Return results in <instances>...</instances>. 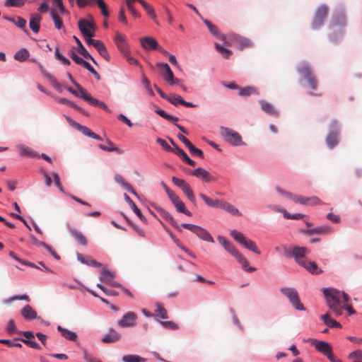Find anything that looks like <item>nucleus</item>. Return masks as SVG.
I'll list each match as a JSON object with an SVG mask.
<instances>
[{
    "label": "nucleus",
    "mask_w": 362,
    "mask_h": 362,
    "mask_svg": "<svg viewBox=\"0 0 362 362\" xmlns=\"http://www.w3.org/2000/svg\"><path fill=\"white\" fill-rule=\"evenodd\" d=\"M323 293L329 308L334 313L336 316H340L342 314L341 298L344 303H348L349 296L344 292L332 288H324Z\"/></svg>",
    "instance_id": "f257e3e1"
},
{
    "label": "nucleus",
    "mask_w": 362,
    "mask_h": 362,
    "mask_svg": "<svg viewBox=\"0 0 362 362\" xmlns=\"http://www.w3.org/2000/svg\"><path fill=\"white\" fill-rule=\"evenodd\" d=\"M230 235L240 245L247 248V250L256 253L257 255H260V251L257 248L255 243L247 238L242 233L233 230L230 232Z\"/></svg>",
    "instance_id": "f03ea898"
},
{
    "label": "nucleus",
    "mask_w": 362,
    "mask_h": 362,
    "mask_svg": "<svg viewBox=\"0 0 362 362\" xmlns=\"http://www.w3.org/2000/svg\"><path fill=\"white\" fill-rule=\"evenodd\" d=\"M163 186L169 199L171 201L176 210L179 213H182L188 216H191L192 213L186 209L185 203L180 199V197L170 189L164 183H163Z\"/></svg>",
    "instance_id": "7ed1b4c3"
},
{
    "label": "nucleus",
    "mask_w": 362,
    "mask_h": 362,
    "mask_svg": "<svg viewBox=\"0 0 362 362\" xmlns=\"http://www.w3.org/2000/svg\"><path fill=\"white\" fill-rule=\"evenodd\" d=\"M339 125L337 120L329 124V132L326 137V144L329 148H334L339 143Z\"/></svg>",
    "instance_id": "20e7f679"
},
{
    "label": "nucleus",
    "mask_w": 362,
    "mask_h": 362,
    "mask_svg": "<svg viewBox=\"0 0 362 362\" xmlns=\"http://www.w3.org/2000/svg\"><path fill=\"white\" fill-rule=\"evenodd\" d=\"M225 250L228 251L229 253H230L232 255H233L237 261L241 264L242 268L248 272H252L256 270L255 267H249L248 266V262L246 259L245 257L243 256L242 254H240L238 250L235 248V247L231 243H228L225 247Z\"/></svg>",
    "instance_id": "39448f33"
},
{
    "label": "nucleus",
    "mask_w": 362,
    "mask_h": 362,
    "mask_svg": "<svg viewBox=\"0 0 362 362\" xmlns=\"http://www.w3.org/2000/svg\"><path fill=\"white\" fill-rule=\"evenodd\" d=\"M78 26L83 36L94 37L95 35L96 25L91 16H90V20L80 19Z\"/></svg>",
    "instance_id": "423d86ee"
},
{
    "label": "nucleus",
    "mask_w": 362,
    "mask_h": 362,
    "mask_svg": "<svg viewBox=\"0 0 362 362\" xmlns=\"http://www.w3.org/2000/svg\"><path fill=\"white\" fill-rule=\"evenodd\" d=\"M221 135L226 141L233 145V146H241L243 145L241 136L234 130L228 127L221 128Z\"/></svg>",
    "instance_id": "0eeeda50"
},
{
    "label": "nucleus",
    "mask_w": 362,
    "mask_h": 362,
    "mask_svg": "<svg viewBox=\"0 0 362 362\" xmlns=\"http://www.w3.org/2000/svg\"><path fill=\"white\" fill-rule=\"evenodd\" d=\"M281 293L289 300L290 303L299 310H305V307L300 303L297 291L292 288H281Z\"/></svg>",
    "instance_id": "6e6552de"
},
{
    "label": "nucleus",
    "mask_w": 362,
    "mask_h": 362,
    "mask_svg": "<svg viewBox=\"0 0 362 362\" xmlns=\"http://www.w3.org/2000/svg\"><path fill=\"white\" fill-rule=\"evenodd\" d=\"M172 182L175 185L180 188L185 194L189 200L194 205H196V199L194 192L189 185L185 180L181 178L173 176Z\"/></svg>",
    "instance_id": "1a4fd4ad"
},
{
    "label": "nucleus",
    "mask_w": 362,
    "mask_h": 362,
    "mask_svg": "<svg viewBox=\"0 0 362 362\" xmlns=\"http://www.w3.org/2000/svg\"><path fill=\"white\" fill-rule=\"evenodd\" d=\"M298 71L306 79L309 83V86L312 90L317 89V81L315 76L313 74V72L310 66L303 64L298 68Z\"/></svg>",
    "instance_id": "9d476101"
},
{
    "label": "nucleus",
    "mask_w": 362,
    "mask_h": 362,
    "mask_svg": "<svg viewBox=\"0 0 362 362\" xmlns=\"http://www.w3.org/2000/svg\"><path fill=\"white\" fill-rule=\"evenodd\" d=\"M327 13L328 8L325 5L320 6L317 8L313 20V29H317L323 24Z\"/></svg>",
    "instance_id": "9b49d317"
},
{
    "label": "nucleus",
    "mask_w": 362,
    "mask_h": 362,
    "mask_svg": "<svg viewBox=\"0 0 362 362\" xmlns=\"http://www.w3.org/2000/svg\"><path fill=\"white\" fill-rule=\"evenodd\" d=\"M228 37L231 41L237 44L238 49L240 50L252 46V42L250 39L242 37L238 34H230Z\"/></svg>",
    "instance_id": "f8f14e48"
},
{
    "label": "nucleus",
    "mask_w": 362,
    "mask_h": 362,
    "mask_svg": "<svg viewBox=\"0 0 362 362\" xmlns=\"http://www.w3.org/2000/svg\"><path fill=\"white\" fill-rule=\"evenodd\" d=\"M137 315L132 311L124 314L122 319L118 322V325L121 327H130L136 325Z\"/></svg>",
    "instance_id": "ddd939ff"
},
{
    "label": "nucleus",
    "mask_w": 362,
    "mask_h": 362,
    "mask_svg": "<svg viewBox=\"0 0 362 362\" xmlns=\"http://www.w3.org/2000/svg\"><path fill=\"white\" fill-rule=\"evenodd\" d=\"M156 66L157 67L163 69L165 70V74L163 75V77L165 80L170 85L180 83V80L175 78L174 74L168 64L158 63Z\"/></svg>",
    "instance_id": "4468645a"
},
{
    "label": "nucleus",
    "mask_w": 362,
    "mask_h": 362,
    "mask_svg": "<svg viewBox=\"0 0 362 362\" xmlns=\"http://www.w3.org/2000/svg\"><path fill=\"white\" fill-rule=\"evenodd\" d=\"M309 253V250L304 247L295 246L292 250V255L296 262L300 265L307 259L305 257Z\"/></svg>",
    "instance_id": "2eb2a0df"
},
{
    "label": "nucleus",
    "mask_w": 362,
    "mask_h": 362,
    "mask_svg": "<svg viewBox=\"0 0 362 362\" xmlns=\"http://www.w3.org/2000/svg\"><path fill=\"white\" fill-rule=\"evenodd\" d=\"M168 102H170L171 104L174 105L175 106H177L178 104L182 105L187 107H194L197 105H194L192 103L187 102L182 99V98L180 95H178L177 94L173 93L170 94L169 95H167V98H165Z\"/></svg>",
    "instance_id": "dca6fc26"
},
{
    "label": "nucleus",
    "mask_w": 362,
    "mask_h": 362,
    "mask_svg": "<svg viewBox=\"0 0 362 362\" xmlns=\"http://www.w3.org/2000/svg\"><path fill=\"white\" fill-rule=\"evenodd\" d=\"M313 344L318 351L326 356L332 351V348L328 342L314 339L313 340Z\"/></svg>",
    "instance_id": "f3484780"
},
{
    "label": "nucleus",
    "mask_w": 362,
    "mask_h": 362,
    "mask_svg": "<svg viewBox=\"0 0 362 362\" xmlns=\"http://www.w3.org/2000/svg\"><path fill=\"white\" fill-rule=\"evenodd\" d=\"M192 175L206 182L215 181L216 180V177L211 176L207 170L202 168H198L194 170Z\"/></svg>",
    "instance_id": "a211bd4d"
},
{
    "label": "nucleus",
    "mask_w": 362,
    "mask_h": 362,
    "mask_svg": "<svg viewBox=\"0 0 362 362\" xmlns=\"http://www.w3.org/2000/svg\"><path fill=\"white\" fill-rule=\"evenodd\" d=\"M115 42L117 45L118 49L124 56L128 54V46L125 37L119 33H116Z\"/></svg>",
    "instance_id": "6ab92c4d"
},
{
    "label": "nucleus",
    "mask_w": 362,
    "mask_h": 362,
    "mask_svg": "<svg viewBox=\"0 0 362 362\" xmlns=\"http://www.w3.org/2000/svg\"><path fill=\"white\" fill-rule=\"evenodd\" d=\"M142 47L146 50H153L158 48V42L155 38L152 37H144L140 39Z\"/></svg>",
    "instance_id": "aec40b11"
},
{
    "label": "nucleus",
    "mask_w": 362,
    "mask_h": 362,
    "mask_svg": "<svg viewBox=\"0 0 362 362\" xmlns=\"http://www.w3.org/2000/svg\"><path fill=\"white\" fill-rule=\"evenodd\" d=\"M121 339V334L115 329H110L109 332L101 339L102 342L105 344L115 343Z\"/></svg>",
    "instance_id": "412c9836"
},
{
    "label": "nucleus",
    "mask_w": 362,
    "mask_h": 362,
    "mask_svg": "<svg viewBox=\"0 0 362 362\" xmlns=\"http://www.w3.org/2000/svg\"><path fill=\"white\" fill-rule=\"evenodd\" d=\"M204 22L205 25L207 26V28H208L209 30L210 31V33L213 35L218 37L219 39H221L222 40H224L226 45H227V46H230V44L228 42L226 41V36L225 35H223V34H219L218 29V28L215 25L212 24L208 20H204Z\"/></svg>",
    "instance_id": "4be33fe9"
},
{
    "label": "nucleus",
    "mask_w": 362,
    "mask_h": 362,
    "mask_svg": "<svg viewBox=\"0 0 362 362\" xmlns=\"http://www.w3.org/2000/svg\"><path fill=\"white\" fill-rule=\"evenodd\" d=\"M300 266L303 267L308 272L311 273L312 274H320L322 273V270L318 267L317 264L313 261H310L306 259L303 264H301Z\"/></svg>",
    "instance_id": "5701e85b"
},
{
    "label": "nucleus",
    "mask_w": 362,
    "mask_h": 362,
    "mask_svg": "<svg viewBox=\"0 0 362 362\" xmlns=\"http://www.w3.org/2000/svg\"><path fill=\"white\" fill-rule=\"evenodd\" d=\"M219 208L224 210L225 211L233 215V216H241V213L234 205L230 204L229 202H228L223 199L221 200Z\"/></svg>",
    "instance_id": "b1692460"
},
{
    "label": "nucleus",
    "mask_w": 362,
    "mask_h": 362,
    "mask_svg": "<svg viewBox=\"0 0 362 362\" xmlns=\"http://www.w3.org/2000/svg\"><path fill=\"white\" fill-rule=\"evenodd\" d=\"M21 313L22 316L28 321L35 320L37 317V313L35 310L32 308V307L29 305H25L21 311Z\"/></svg>",
    "instance_id": "393cba45"
},
{
    "label": "nucleus",
    "mask_w": 362,
    "mask_h": 362,
    "mask_svg": "<svg viewBox=\"0 0 362 362\" xmlns=\"http://www.w3.org/2000/svg\"><path fill=\"white\" fill-rule=\"evenodd\" d=\"M193 233L203 240L214 243V238L210 235V233L206 230L199 226L195 227L194 231Z\"/></svg>",
    "instance_id": "a878e982"
},
{
    "label": "nucleus",
    "mask_w": 362,
    "mask_h": 362,
    "mask_svg": "<svg viewBox=\"0 0 362 362\" xmlns=\"http://www.w3.org/2000/svg\"><path fill=\"white\" fill-rule=\"evenodd\" d=\"M346 19L345 14L342 11L337 12L334 14L332 18V26L333 27H344L346 25Z\"/></svg>",
    "instance_id": "bb28decb"
},
{
    "label": "nucleus",
    "mask_w": 362,
    "mask_h": 362,
    "mask_svg": "<svg viewBox=\"0 0 362 362\" xmlns=\"http://www.w3.org/2000/svg\"><path fill=\"white\" fill-rule=\"evenodd\" d=\"M41 20L42 17L39 13H33L30 16L29 26L30 29L35 33L39 32L40 22Z\"/></svg>",
    "instance_id": "cd10ccee"
},
{
    "label": "nucleus",
    "mask_w": 362,
    "mask_h": 362,
    "mask_svg": "<svg viewBox=\"0 0 362 362\" xmlns=\"http://www.w3.org/2000/svg\"><path fill=\"white\" fill-rule=\"evenodd\" d=\"M93 47L97 49L100 56L103 57L105 60H110V55L108 54L107 48L105 47L104 43L102 41L97 40Z\"/></svg>",
    "instance_id": "c85d7f7f"
},
{
    "label": "nucleus",
    "mask_w": 362,
    "mask_h": 362,
    "mask_svg": "<svg viewBox=\"0 0 362 362\" xmlns=\"http://www.w3.org/2000/svg\"><path fill=\"white\" fill-rule=\"evenodd\" d=\"M77 45H78V52L81 54L84 58L90 59L95 64H98L95 60L92 57V56L88 53V52L86 49V48L82 45L80 40L74 36Z\"/></svg>",
    "instance_id": "c756f323"
},
{
    "label": "nucleus",
    "mask_w": 362,
    "mask_h": 362,
    "mask_svg": "<svg viewBox=\"0 0 362 362\" xmlns=\"http://www.w3.org/2000/svg\"><path fill=\"white\" fill-rule=\"evenodd\" d=\"M61 15L56 8H52L50 11V16L54 21V26L57 29L60 30L63 28L62 19Z\"/></svg>",
    "instance_id": "7c9ffc66"
},
{
    "label": "nucleus",
    "mask_w": 362,
    "mask_h": 362,
    "mask_svg": "<svg viewBox=\"0 0 362 362\" xmlns=\"http://www.w3.org/2000/svg\"><path fill=\"white\" fill-rule=\"evenodd\" d=\"M115 272L103 269L100 276V281L109 285V284L115 279Z\"/></svg>",
    "instance_id": "2f4dec72"
},
{
    "label": "nucleus",
    "mask_w": 362,
    "mask_h": 362,
    "mask_svg": "<svg viewBox=\"0 0 362 362\" xmlns=\"http://www.w3.org/2000/svg\"><path fill=\"white\" fill-rule=\"evenodd\" d=\"M199 196L202 198V199L205 202V204L209 207L212 208H219L220 204L222 199H213L203 193H200Z\"/></svg>",
    "instance_id": "473e14b6"
},
{
    "label": "nucleus",
    "mask_w": 362,
    "mask_h": 362,
    "mask_svg": "<svg viewBox=\"0 0 362 362\" xmlns=\"http://www.w3.org/2000/svg\"><path fill=\"white\" fill-rule=\"evenodd\" d=\"M115 180L117 183L122 185L127 191L130 192L131 193L136 196L137 195L136 192H135L132 186L129 182H127L122 175L118 174L115 175Z\"/></svg>",
    "instance_id": "72a5a7b5"
},
{
    "label": "nucleus",
    "mask_w": 362,
    "mask_h": 362,
    "mask_svg": "<svg viewBox=\"0 0 362 362\" xmlns=\"http://www.w3.org/2000/svg\"><path fill=\"white\" fill-rule=\"evenodd\" d=\"M57 330L65 339L73 341H76L77 334L75 332L70 331L67 329L63 328L59 325L57 327Z\"/></svg>",
    "instance_id": "f704fd0d"
},
{
    "label": "nucleus",
    "mask_w": 362,
    "mask_h": 362,
    "mask_svg": "<svg viewBox=\"0 0 362 362\" xmlns=\"http://www.w3.org/2000/svg\"><path fill=\"white\" fill-rule=\"evenodd\" d=\"M175 153L185 163H187L188 165L194 167L195 166L196 163L194 160H192L189 156L186 154V153L179 148V146H176V149L175 151Z\"/></svg>",
    "instance_id": "c9c22d12"
},
{
    "label": "nucleus",
    "mask_w": 362,
    "mask_h": 362,
    "mask_svg": "<svg viewBox=\"0 0 362 362\" xmlns=\"http://www.w3.org/2000/svg\"><path fill=\"white\" fill-rule=\"evenodd\" d=\"M331 231V228L327 226L317 227L312 229L305 230L304 232L309 235L313 234H326L329 233Z\"/></svg>",
    "instance_id": "e433bc0d"
},
{
    "label": "nucleus",
    "mask_w": 362,
    "mask_h": 362,
    "mask_svg": "<svg viewBox=\"0 0 362 362\" xmlns=\"http://www.w3.org/2000/svg\"><path fill=\"white\" fill-rule=\"evenodd\" d=\"M124 197L125 201L130 205L131 208L132 209L134 212L139 216V218L143 221H146L145 217L143 216L139 209L136 206V205L131 199V198L127 194H124Z\"/></svg>",
    "instance_id": "4c0bfd02"
},
{
    "label": "nucleus",
    "mask_w": 362,
    "mask_h": 362,
    "mask_svg": "<svg viewBox=\"0 0 362 362\" xmlns=\"http://www.w3.org/2000/svg\"><path fill=\"white\" fill-rule=\"evenodd\" d=\"M70 231L72 236L78 242V243L83 246L87 245V239L81 231L75 228L71 229Z\"/></svg>",
    "instance_id": "58836bf2"
},
{
    "label": "nucleus",
    "mask_w": 362,
    "mask_h": 362,
    "mask_svg": "<svg viewBox=\"0 0 362 362\" xmlns=\"http://www.w3.org/2000/svg\"><path fill=\"white\" fill-rule=\"evenodd\" d=\"M321 317L325 324H326L328 327L332 328H341V325L336 320L330 318L329 313L322 315Z\"/></svg>",
    "instance_id": "ea45409f"
},
{
    "label": "nucleus",
    "mask_w": 362,
    "mask_h": 362,
    "mask_svg": "<svg viewBox=\"0 0 362 362\" xmlns=\"http://www.w3.org/2000/svg\"><path fill=\"white\" fill-rule=\"evenodd\" d=\"M107 146H105V145H103V144H99L98 145V147L103 150V151H108V152H113V151H115L119 154L122 153V150H121L120 148L116 147L115 146V144L110 141V140H107Z\"/></svg>",
    "instance_id": "a19ab883"
},
{
    "label": "nucleus",
    "mask_w": 362,
    "mask_h": 362,
    "mask_svg": "<svg viewBox=\"0 0 362 362\" xmlns=\"http://www.w3.org/2000/svg\"><path fill=\"white\" fill-rule=\"evenodd\" d=\"M161 216L165 218L169 223H170L175 229L178 231H181V228L174 218L166 211H161Z\"/></svg>",
    "instance_id": "79ce46f5"
},
{
    "label": "nucleus",
    "mask_w": 362,
    "mask_h": 362,
    "mask_svg": "<svg viewBox=\"0 0 362 362\" xmlns=\"http://www.w3.org/2000/svg\"><path fill=\"white\" fill-rule=\"evenodd\" d=\"M260 103L263 111L271 115H278V112L275 110V108L273 107L272 104L266 101H262Z\"/></svg>",
    "instance_id": "37998d69"
},
{
    "label": "nucleus",
    "mask_w": 362,
    "mask_h": 362,
    "mask_svg": "<svg viewBox=\"0 0 362 362\" xmlns=\"http://www.w3.org/2000/svg\"><path fill=\"white\" fill-rule=\"evenodd\" d=\"M28 57L29 52L26 49L22 48L15 54L14 59L18 62H24Z\"/></svg>",
    "instance_id": "c03bdc74"
},
{
    "label": "nucleus",
    "mask_w": 362,
    "mask_h": 362,
    "mask_svg": "<svg viewBox=\"0 0 362 362\" xmlns=\"http://www.w3.org/2000/svg\"><path fill=\"white\" fill-rule=\"evenodd\" d=\"M257 90L255 87L247 86L241 88L239 89V95L240 96H249L252 94H257Z\"/></svg>",
    "instance_id": "a18cd8bd"
},
{
    "label": "nucleus",
    "mask_w": 362,
    "mask_h": 362,
    "mask_svg": "<svg viewBox=\"0 0 362 362\" xmlns=\"http://www.w3.org/2000/svg\"><path fill=\"white\" fill-rule=\"evenodd\" d=\"M158 115H159L160 117L165 118V119L168 120L171 122H175L178 121V117L170 115L168 113H166L164 110L158 109L155 111Z\"/></svg>",
    "instance_id": "49530a36"
},
{
    "label": "nucleus",
    "mask_w": 362,
    "mask_h": 362,
    "mask_svg": "<svg viewBox=\"0 0 362 362\" xmlns=\"http://www.w3.org/2000/svg\"><path fill=\"white\" fill-rule=\"evenodd\" d=\"M215 47H216V50L220 54H221L222 56L226 59H228L233 53L231 50L226 49L217 43L215 44Z\"/></svg>",
    "instance_id": "de8ad7c7"
},
{
    "label": "nucleus",
    "mask_w": 362,
    "mask_h": 362,
    "mask_svg": "<svg viewBox=\"0 0 362 362\" xmlns=\"http://www.w3.org/2000/svg\"><path fill=\"white\" fill-rule=\"evenodd\" d=\"M19 149L22 156L35 157L37 154L28 146H20Z\"/></svg>",
    "instance_id": "09e8293b"
},
{
    "label": "nucleus",
    "mask_w": 362,
    "mask_h": 362,
    "mask_svg": "<svg viewBox=\"0 0 362 362\" xmlns=\"http://www.w3.org/2000/svg\"><path fill=\"white\" fill-rule=\"evenodd\" d=\"M156 315L158 316H159L160 317H161L162 319L168 318L167 310L164 308V307L160 303H156Z\"/></svg>",
    "instance_id": "8fccbe9b"
},
{
    "label": "nucleus",
    "mask_w": 362,
    "mask_h": 362,
    "mask_svg": "<svg viewBox=\"0 0 362 362\" xmlns=\"http://www.w3.org/2000/svg\"><path fill=\"white\" fill-rule=\"evenodd\" d=\"M81 132L85 135V136H89V137H91L93 139H95L96 140H102V138L95 134L94 132H93L89 128H88L87 127H85L83 126V128H81Z\"/></svg>",
    "instance_id": "3c124183"
},
{
    "label": "nucleus",
    "mask_w": 362,
    "mask_h": 362,
    "mask_svg": "<svg viewBox=\"0 0 362 362\" xmlns=\"http://www.w3.org/2000/svg\"><path fill=\"white\" fill-rule=\"evenodd\" d=\"M288 199L293 200L295 203H298L302 205H305L307 197L301 195L288 194Z\"/></svg>",
    "instance_id": "603ef678"
},
{
    "label": "nucleus",
    "mask_w": 362,
    "mask_h": 362,
    "mask_svg": "<svg viewBox=\"0 0 362 362\" xmlns=\"http://www.w3.org/2000/svg\"><path fill=\"white\" fill-rule=\"evenodd\" d=\"M280 211L284 214V217L286 219L298 220L305 216V215L302 214H290L285 209H281Z\"/></svg>",
    "instance_id": "864d4df0"
},
{
    "label": "nucleus",
    "mask_w": 362,
    "mask_h": 362,
    "mask_svg": "<svg viewBox=\"0 0 362 362\" xmlns=\"http://www.w3.org/2000/svg\"><path fill=\"white\" fill-rule=\"evenodd\" d=\"M122 360L124 362H144V359L134 355H127L123 356Z\"/></svg>",
    "instance_id": "5fc2aeb1"
},
{
    "label": "nucleus",
    "mask_w": 362,
    "mask_h": 362,
    "mask_svg": "<svg viewBox=\"0 0 362 362\" xmlns=\"http://www.w3.org/2000/svg\"><path fill=\"white\" fill-rule=\"evenodd\" d=\"M77 88V94H76V96L77 97H79L82 99H83L84 100L86 101V99L88 98V96L90 95H88L86 92V90L81 86H80L79 84H76V86Z\"/></svg>",
    "instance_id": "6e6d98bb"
},
{
    "label": "nucleus",
    "mask_w": 362,
    "mask_h": 362,
    "mask_svg": "<svg viewBox=\"0 0 362 362\" xmlns=\"http://www.w3.org/2000/svg\"><path fill=\"white\" fill-rule=\"evenodd\" d=\"M187 148L192 154L196 155L201 158H204L203 151L201 149L197 148L192 144H191Z\"/></svg>",
    "instance_id": "4d7b16f0"
},
{
    "label": "nucleus",
    "mask_w": 362,
    "mask_h": 362,
    "mask_svg": "<svg viewBox=\"0 0 362 362\" xmlns=\"http://www.w3.org/2000/svg\"><path fill=\"white\" fill-rule=\"evenodd\" d=\"M54 6L57 11L61 14L63 15L66 13V8L63 4L62 0H53Z\"/></svg>",
    "instance_id": "13d9d810"
},
{
    "label": "nucleus",
    "mask_w": 362,
    "mask_h": 362,
    "mask_svg": "<svg viewBox=\"0 0 362 362\" xmlns=\"http://www.w3.org/2000/svg\"><path fill=\"white\" fill-rule=\"evenodd\" d=\"M4 5L8 7H21L23 6V0H6Z\"/></svg>",
    "instance_id": "bf43d9fd"
},
{
    "label": "nucleus",
    "mask_w": 362,
    "mask_h": 362,
    "mask_svg": "<svg viewBox=\"0 0 362 362\" xmlns=\"http://www.w3.org/2000/svg\"><path fill=\"white\" fill-rule=\"evenodd\" d=\"M98 7L101 9V13L104 16L107 17L109 12L107 9V6L103 0H96Z\"/></svg>",
    "instance_id": "052dcab7"
},
{
    "label": "nucleus",
    "mask_w": 362,
    "mask_h": 362,
    "mask_svg": "<svg viewBox=\"0 0 362 362\" xmlns=\"http://www.w3.org/2000/svg\"><path fill=\"white\" fill-rule=\"evenodd\" d=\"M322 202L317 197H307L305 205L315 206L321 204Z\"/></svg>",
    "instance_id": "680f3d73"
},
{
    "label": "nucleus",
    "mask_w": 362,
    "mask_h": 362,
    "mask_svg": "<svg viewBox=\"0 0 362 362\" xmlns=\"http://www.w3.org/2000/svg\"><path fill=\"white\" fill-rule=\"evenodd\" d=\"M160 324L165 328L175 330L178 329V325L172 321H161Z\"/></svg>",
    "instance_id": "e2e57ef3"
},
{
    "label": "nucleus",
    "mask_w": 362,
    "mask_h": 362,
    "mask_svg": "<svg viewBox=\"0 0 362 362\" xmlns=\"http://www.w3.org/2000/svg\"><path fill=\"white\" fill-rule=\"evenodd\" d=\"M97 287L101 289L106 295L107 296H117L118 293L115 291H112L110 289L106 288L104 286H103L101 284H98Z\"/></svg>",
    "instance_id": "0e129e2a"
},
{
    "label": "nucleus",
    "mask_w": 362,
    "mask_h": 362,
    "mask_svg": "<svg viewBox=\"0 0 362 362\" xmlns=\"http://www.w3.org/2000/svg\"><path fill=\"white\" fill-rule=\"evenodd\" d=\"M70 57L74 61V62L78 65H81L84 62V59L78 57L74 52H70Z\"/></svg>",
    "instance_id": "69168bd1"
},
{
    "label": "nucleus",
    "mask_w": 362,
    "mask_h": 362,
    "mask_svg": "<svg viewBox=\"0 0 362 362\" xmlns=\"http://www.w3.org/2000/svg\"><path fill=\"white\" fill-rule=\"evenodd\" d=\"M13 23L20 28H25L26 25V21L22 17H17L16 20H14Z\"/></svg>",
    "instance_id": "338daca9"
},
{
    "label": "nucleus",
    "mask_w": 362,
    "mask_h": 362,
    "mask_svg": "<svg viewBox=\"0 0 362 362\" xmlns=\"http://www.w3.org/2000/svg\"><path fill=\"white\" fill-rule=\"evenodd\" d=\"M349 358L352 359H362V350H357L349 354Z\"/></svg>",
    "instance_id": "774afa93"
}]
</instances>
